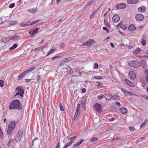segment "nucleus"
<instances>
[{
    "label": "nucleus",
    "instance_id": "nucleus-1",
    "mask_svg": "<svg viewBox=\"0 0 148 148\" xmlns=\"http://www.w3.org/2000/svg\"><path fill=\"white\" fill-rule=\"evenodd\" d=\"M22 108V106L21 104L20 101L19 100L16 99L12 101L11 103L9 108L10 110L17 109L21 110Z\"/></svg>",
    "mask_w": 148,
    "mask_h": 148
},
{
    "label": "nucleus",
    "instance_id": "nucleus-2",
    "mask_svg": "<svg viewBox=\"0 0 148 148\" xmlns=\"http://www.w3.org/2000/svg\"><path fill=\"white\" fill-rule=\"evenodd\" d=\"M23 132V130L22 129L20 130L17 132L15 138V140L16 142H19L21 140Z\"/></svg>",
    "mask_w": 148,
    "mask_h": 148
},
{
    "label": "nucleus",
    "instance_id": "nucleus-3",
    "mask_svg": "<svg viewBox=\"0 0 148 148\" xmlns=\"http://www.w3.org/2000/svg\"><path fill=\"white\" fill-rule=\"evenodd\" d=\"M128 65L134 68H137L140 66V63L137 60L130 61L129 62Z\"/></svg>",
    "mask_w": 148,
    "mask_h": 148
},
{
    "label": "nucleus",
    "instance_id": "nucleus-4",
    "mask_svg": "<svg viewBox=\"0 0 148 148\" xmlns=\"http://www.w3.org/2000/svg\"><path fill=\"white\" fill-rule=\"evenodd\" d=\"M16 125L15 121H12L10 122L8 125V128L7 131V133L8 134H10Z\"/></svg>",
    "mask_w": 148,
    "mask_h": 148
},
{
    "label": "nucleus",
    "instance_id": "nucleus-5",
    "mask_svg": "<svg viewBox=\"0 0 148 148\" xmlns=\"http://www.w3.org/2000/svg\"><path fill=\"white\" fill-rule=\"evenodd\" d=\"M96 41L93 39H90L88 40L86 42L82 44L83 46H86L87 47H89L92 44H95Z\"/></svg>",
    "mask_w": 148,
    "mask_h": 148
},
{
    "label": "nucleus",
    "instance_id": "nucleus-6",
    "mask_svg": "<svg viewBox=\"0 0 148 148\" xmlns=\"http://www.w3.org/2000/svg\"><path fill=\"white\" fill-rule=\"evenodd\" d=\"M16 91L17 92L16 95L15 96H16L17 95H19L21 97L23 96V95L24 93V91L23 89L20 87H17L16 90Z\"/></svg>",
    "mask_w": 148,
    "mask_h": 148
},
{
    "label": "nucleus",
    "instance_id": "nucleus-7",
    "mask_svg": "<svg viewBox=\"0 0 148 148\" xmlns=\"http://www.w3.org/2000/svg\"><path fill=\"white\" fill-rule=\"evenodd\" d=\"M101 106L99 103H96L94 106V110L98 112H101Z\"/></svg>",
    "mask_w": 148,
    "mask_h": 148
},
{
    "label": "nucleus",
    "instance_id": "nucleus-8",
    "mask_svg": "<svg viewBox=\"0 0 148 148\" xmlns=\"http://www.w3.org/2000/svg\"><path fill=\"white\" fill-rule=\"evenodd\" d=\"M135 18L137 21H140L144 19V16L142 14H138L136 15Z\"/></svg>",
    "mask_w": 148,
    "mask_h": 148
},
{
    "label": "nucleus",
    "instance_id": "nucleus-9",
    "mask_svg": "<svg viewBox=\"0 0 148 148\" xmlns=\"http://www.w3.org/2000/svg\"><path fill=\"white\" fill-rule=\"evenodd\" d=\"M120 27V28L123 30L126 29L127 27V25L125 23H123L122 22L120 23L118 25L117 27Z\"/></svg>",
    "mask_w": 148,
    "mask_h": 148
},
{
    "label": "nucleus",
    "instance_id": "nucleus-10",
    "mask_svg": "<svg viewBox=\"0 0 148 148\" xmlns=\"http://www.w3.org/2000/svg\"><path fill=\"white\" fill-rule=\"evenodd\" d=\"M116 9H123L126 7V5L124 3H120L116 5L115 7Z\"/></svg>",
    "mask_w": 148,
    "mask_h": 148
},
{
    "label": "nucleus",
    "instance_id": "nucleus-11",
    "mask_svg": "<svg viewBox=\"0 0 148 148\" xmlns=\"http://www.w3.org/2000/svg\"><path fill=\"white\" fill-rule=\"evenodd\" d=\"M38 31V28H36L34 29H31L29 31V34L31 36H32L34 35V34L36 33Z\"/></svg>",
    "mask_w": 148,
    "mask_h": 148
},
{
    "label": "nucleus",
    "instance_id": "nucleus-12",
    "mask_svg": "<svg viewBox=\"0 0 148 148\" xmlns=\"http://www.w3.org/2000/svg\"><path fill=\"white\" fill-rule=\"evenodd\" d=\"M120 19L119 16L117 14H115L112 18V21L115 23L118 22Z\"/></svg>",
    "mask_w": 148,
    "mask_h": 148
},
{
    "label": "nucleus",
    "instance_id": "nucleus-13",
    "mask_svg": "<svg viewBox=\"0 0 148 148\" xmlns=\"http://www.w3.org/2000/svg\"><path fill=\"white\" fill-rule=\"evenodd\" d=\"M129 75L132 79L134 80L136 77L135 73L133 71H130L129 73Z\"/></svg>",
    "mask_w": 148,
    "mask_h": 148
},
{
    "label": "nucleus",
    "instance_id": "nucleus-14",
    "mask_svg": "<svg viewBox=\"0 0 148 148\" xmlns=\"http://www.w3.org/2000/svg\"><path fill=\"white\" fill-rule=\"evenodd\" d=\"M86 99L85 97H83L81 103L83 105V108L84 110H86V107L85 106L86 103Z\"/></svg>",
    "mask_w": 148,
    "mask_h": 148
},
{
    "label": "nucleus",
    "instance_id": "nucleus-15",
    "mask_svg": "<svg viewBox=\"0 0 148 148\" xmlns=\"http://www.w3.org/2000/svg\"><path fill=\"white\" fill-rule=\"evenodd\" d=\"M20 38V36L17 35H15L13 36H11L10 37V40L13 41L16 40Z\"/></svg>",
    "mask_w": 148,
    "mask_h": 148
},
{
    "label": "nucleus",
    "instance_id": "nucleus-16",
    "mask_svg": "<svg viewBox=\"0 0 148 148\" xmlns=\"http://www.w3.org/2000/svg\"><path fill=\"white\" fill-rule=\"evenodd\" d=\"M139 1V0H127V2L129 4H136Z\"/></svg>",
    "mask_w": 148,
    "mask_h": 148
},
{
    "label": "nucleus",
    "instance_id": "nucleus-17",
    "mask_svg": "<svg viewBox=\"0 0 148 148\" xmlns=\"http://www.w3.org/2000/svg\"><path fill=\"white\" fill-rule=\"evenodd\" d=\"M146 10V8L144 6H140L138 8V10L140 12H145Z\"/></svg>",
    "mask_w": 148,
    "mask_h": 148
},
{
    "label": "nucleus",
    "instance_id": "nucleus-18",
    "mask_svg": "<svg viewBox=\"0 0 148 148\" xmlns=\"http://www.w3.org/2000/svg\"><path fill=\"white\" fill-rule=\"evenodd\" d=\"M146 38L145 36H143L142 38V40L141 42V44L143 46H145L146 44Z\"/></svg>",
    "mask_w": 148,
    "mask_h": 148
},
{
    "label": "nucleus",
    "instance_id": "nucleus-19",
    "mask_svg": "<svg viewBox=\"0 0 148 148\" xmlns=\"http://www.w3.org/2000/svg\"><path fill=\"white\" fill-rule=\"evenodd\" d=\"M125 81L126 83L129 86L131 87H134V84L132 82L127 79H125Z\"/></svg>",
    "mask_w": 148,
    "mask_h": 148
},
{
    "label": "nucleus",
    "instance_id": "nucleus-20",
    "mask_svg": "<svg viewBox=\"0 0 148 148\" xmlns=\"http://www.w3.org/2000/svg\"><path fill=\"white\" fill-rule=\"evenodd\" d=\"M37 8H33L32 9H30L27 10V11L31 13H34L36 12H37Z\"/></svg>",
    "mask_w": 148,
    "mask_h": 148
},
{
    "label": "nucleus",
    "instance_id": "nucleus-21",
    "mask_svg": "<svg viewBox=\"0 0 148 148\" xmlns=\"http://www.w3.org/2000/svg\"><path fill=\"white\" fill-rule=\"evenodd\" d=\"M72 60V58L69 57L62 60V61L64 62H67L69 61H71Z\"/></svg>",
    "mask_w": 148,
    "mask_h": 148
},
{
    "label": "nucleus",
    "instance_id": "nucleus-22",
    "mask_svg": "<svg viewBox=\"0 0 148 148\" xmlns=\"http://www.w3.org/2000/svg\"><path fill=\"white\" fill-rule=\"evenodd\" d=\"M30 22L29 21L28 22H26L25 23H23L20 24V26L22 27H26L28 25H30L29 24H28Z\"/></svg>",
    "mask_w": 148,
    "mask_h": 148
},
{
    "label": "nucleus",
    "instance_id": "nucleus-23",
    "mask_svg": "<svg viewBox=\"0 0 148 148\" xmlns=\"http://www.w3.org/2000/svg\"><path fill=\"white\" fill-rule=\"evenodd\" d=\"M84 141V139H81L80 140V141L78 143H77L75 144H74L73 145V147H76L78 146L79 145H81L82 143Z\"/></svg>",
    "mask_w": 148,
    "mask_h": 148
},
{
    "label": "nucleus",
    "instance_id": "nucleus-24",
    "mask_svg": "<svg viewBox=\"0 0 148 148\" xmlns=\"http://www.w3.org/2000/svg\"><path fill=\"white\" fill-rule=\"evenodd\" d=\"M105 98L107 100H109L111 99L112 95L110 94H106L104 96Z\"/></svg>",
    "mask_w": 148,
    "mask_h": 148
},
{
    "label": "nucleus",
    "instance_id": "nucleus-25",
    "mask_svg": "<svg viewBox=\"0 0 148 148\" xmlns=\"http://www.w3.org/2000/svg\"><path fill=\"white\" fill-rule=\"evenodd\" d=\"M141 49L139 48H137V49L134 50L133 51V53L135 54H136L140 52Z\"/></svg>",
    "mask_w": 148,
    "mask_h": 148
},
{
    "label": "nucleus",
    "instance_id": "nucleus-26",
    "mask_svg": "<svg viewBox=\"0 0 148 148\" xmlns=\"http://www.w3.org/2000/svg\"><path fill=\"white\" fill-rule=\"evenodd\" d=\"M128 29L129 30L133 31L135 29V27L133 24H131L128 27Z\"/></svg>",
    "mask_w": 148,
    "mask_h": 148
},
{
    "label": "nucleus",
    "instance_id": "nucleus-27",
    "mask_svg": "<svg viewBox=\"0 0 148 148\" xmlns=\"http://www.w3.org/2000/svg\"><path fill=\"white\" fill-rule=\"evenodd\" d=\"M120 111L123 114H124L127 112V110L125 108H120Z\"/></svg>",
    "mask_w": 148,
    "mask_h": 148
},
{
    "label": "nucleus",
    "instance_id": "nucleus-28",
    "mask_svg": "<svg viewBox=\"0 0 148 148\" xmlns=\"http://www.w3.org/2000/svg\"><path fill=\"white\" fill-rule=\"evenodd\" d=\"M25 76V75L23 73V72L19 75L18 77V79L19 80H21L22 79V78L23 77H24Z\"/></svg>",
    "mask_w": 148,
    "mask_h": 148
},
{
    "label": "nucleus",
    "instance_id": "nucleus-29",
    "mask_svg": "<svg viewBox=\"0 0 148 148\" xmlns=\"http://www.w3.org/2000/svg\"><path fill=\"white\" fill-rule=\"evenodd\" d=\"M140 63L143 66V67H145L146 65V62L144 60H142Z\"/></svg>",
    "mask_w": 148,
    "mask_h": 148
},
{
    "label": "nucleus",
    "instance_id": "nucleus-30",
    "mask_svg": "<svg viewBox=\"0 0 148 148\" xmlns=\"http://www.w3.org/2000/svg\"><path fill=\"white\" fill-rule=\"evenodd\" d=\"M17 44H14L13 45V46H12V47H10L9 48V49L10 50H12L14 49H15L16 48V47H17Z\"/></svg>",
    "mask_w": 148,
    "mask_h": 148
},
{
    "label": "nucleus",
    "instance_id": "nucleus-31",
    "mask_svg": "<svg viewBox=\"0 0 148 148\" xmlns=\"http://www.w3.org/2000/svg\"><path fill=\"white\" fill-rule=\"evenodd\" d=\"M56 49H52L50 50L48 53L46 55V56H47L49 55L50 54L52 53L53 52H54L55 51Z\"/></svg>",
    "mask_w": 148,
    "mask_h": 148
},
{
    "label": "nucleus",
    "instance_id": "nucleus-32",
    "mask_svg": "<svg viewBox=\"0 0 148 148\" xmlns=\"http://www.w3.org/2000/svg\"><path fill=\"white\" fill-rule=\"evenodd\" d=\"M145 75L147 82L148 83V70H145Z\"/></svg>",
    "mask_w": 148,
    "mask_h": 148
},
{
    "label": "nucleus",
    "instance_id": "nucleus-33",
    "mask_svg": "<svg viewBox=\"0 0 148 148\" xmlns=\"http://www.w3.org/2000/svg\"><path fill=\"white\" fill-rule=\"evenodd\" d=\"M80 113V108H77L76 110L75 114L77 116Z\"/></svg>",
    "mask_w": 148,
    "mask_h": 148
},
{
    "label": "nucleus",
    "instance_id": "nucleus-34",
    "mask_svg": "<svg viewBox=\"0 0 148 148\" xmlns=\"http://www.w3.org/2000/svg\"><path fill=\"white\" fill-rule=\"evenodd\" d=\"M40 20H37L35 21H34L32 22L31 23L29 24L30 25H32L34 24H36V23L38 22H39Z\"/></svg>",
    "mask_w": 148,
    "mask_h": 148
},
{
    "label": "nucleus",
    "instance_id": "nucleus-35",
    "mask_svg": "<svg viewBox=\"0 0 148 148\" xmlns=\"http://www.w3.org/2000/svg\"><path fill=\"white\" fill-rule=\"evenodd\" d=\"M104 22L106 25L107 27H109L110 26L109 23L108 22V20L107 19L104 20Z\"/></svg>",
    "mask_w": 148,
    "mask_h": 148
},
{
    "label": "nucleus",
    "instance_id": "nucleus-36",
    "mask_svg": "<svg viewBox=\"0 0 148 148\" xmlns=\"http://www.w3.org/2000/svg\"><path fill=\"white\" fill-rule=\"evenodd\" d=\"M98 138L97 137H94L90 139V141L91 142H94L97 140Z\"/></svg>",
    "mask_w": 148,
    "mask_h": 148
},
{
    "label": "nucleus",
    "instance_id": "nucleus-37",
    "mask_svg": "<svg viewBox=\"0 0 148 148\" xmlns=\"http://www.w3.org/2000/svg\"><path fill=\"white\" fill-rule=\"evenodd\" d=\"M36 140H37V141H38V138H35L34 140H33L32 141V145H34V143H36Z\"/></svg>",
    "mask_w": 148,
    "mask_h": 148
},
{
    "label": "nucleus",
    "instance_id": "nucleus-38",
    "mask_svg": "<svg viewBox=\"0 0 148 148\" xmlns=\"http://www.w3.org/2000/svg\"><path fill=\"white\" fill-rule=\"evenodd\" d=\"M128 95H130V96H138V97L139 96L138 95H136V94H135L134 93H132V92H128Z\"/></svg>",
    "mask_w": 148,
    "mask_h": 148
},
{
    "label": "nucleus",
    "instance_id": "nucleus-39",
    "mask_svg": "<svg viewBox=\"0 0 148 148\" xmlns=\"http://www.w3.org/2000/svg\"><path fill=\"white\" fill-rule=\"evenodd\" d=\"M94 78L96 79H101L102 78V77L101 76H96L94 77Z\"/></svg>",
    "mask_w": 148,
    "mask_h": 148
},
{
    "label": "nucleus",
    "instance_id": "nucleus-40",
    "mask_svg": "<svg viewBox=\"0 0 148 148\" xmlns=\"http://www.w3.org/2000/svg\"><path fill=\"white\" fill-rule=\"evenodd\" d=\"M93 68L94 69H97L98 68V65L97 63H95L93 65Z\"/></svg>",
    "mask_w": 148,
    "mask_h": 148
},
{
    "label": "nucleus",
    "instance_id": "nucleus-41",
    "mask_svg": "<svg viewBox=\"0 0 148 148\" xmlns=\"http://www.w3.org/2000/svg\"><path fill=\"white\" fill-rule=\"evenodd\" d=\"M73 143V141H71L69 142L68 143H67L65 145L67 147L69 146L71 144Z\"/></svg>",
    "mask_w": 148,
    "mask_h": 148
},
{
    "label": "nucleus",
    "instance_id": "nucleus-42",
    "mask_svg": "<svg viewBox=\"0 0 148 148\" xmlns=\"http://www.w3.org/2000/svg\"><path fill=\"white\" fill-rule=\"evenodd\" d=\"M35 69V67L34 66L30 67L29 69L28 70V71L30 73L32 71L34 70Z\"/></svg>",
    "mask_w": 148,
    "mask_h": 148
},
{
    "label": "nucleus",
    "instance_id": "nucleus-43",
    "mask_svg": "<svg viewBox=\"0 0 148 148\" xmlns=\"http://www.w3.org/2000/svg\"><path fill=\"white\" fill-rule=\"evenodd\" d=\"M104 97V95L103 94H101L97 96V98L99 99H101Z\"/></svg>",
    "mask_w": 148,
    "mask_h": 148
},
{
    "label": "nucleus",
    "instance_id": "nucleus-44",
    "mask_svg": "<svg viewBox=\"0 0 148 148\" xmlns=\"http://www.w3.org/2000/svg\"><path fill=\"white\" fill-rule=\"evenodd\" d=\"M92 4L91 2H89L88 3L86 4L84 7V9L86 8L87 7L90 6Z\"/></svg>",
    "mask_w": 148,
    "mask_h": 148
},
{
    "label": "nucleus",
    "instance_id": "nucleus-45",
    "mask_svg": "<svg viewBox=\"0 0 148 148\" xmlns=\"http://www.w3.org/2000/svg\"><path fill=\"white\" fill-rule=\"evenodd\" d=\"M92 4L91 2H89L88 3L86 4L84 7V9L86 8L87 7L90 6Z\"/></svg>",
    "mask_w": 148,
    "mask_h": 148
},
{
    "label": "nucleus",
    "instance_id": "nucleus-46",
    "mask_svg": "<svg viewBox=\"0 0 148 148\" xmlns=\"http://www.w3.org/2000/svg\"><path fill=\"white\" fill-rule=\"evenodd\" d=\"M112 98L111 99H116L118 97V96L117 95H112Z\"/></svg>",
    "mask_w": 148,
    "mask_h": 148
},
{
    "label": "nucleus",
    "instance_id": "nucleus-47",
    "mask_svg": "<svg viewBox=\"0 0 148 148\" xmlns=\"http://www.w3.org/2000/svg\"><path fill=\"white\" fill-rule=\"evenodd\" d=\"M3 80H0V86L1 87H3Z\"/></svg>",
    "mask_w": 148,
    "mask_h": 148
},
{
    "label": "nucleus",
    "instance_id": "nucleus-48",
    "mask_svg": "<svg viewBox=\"0 0 148 148\" xmlns=\"http://www.w3.org/2000/svg\"><path fill=\"white\" fill-rule=\"evenodd\" d=\"M23 72V73L25 75V76L29 74L30 73L29 71H28V70L25 71Z\"/></svg>",
    "mask_w": 148,
    "mask_h": 148
},
{
    "label": "nucleus",
    "instance_id": "nucleus-49",
    "mask_svg": "<svg viewBox=\"0 0 148 148\" xmlns=\"http://www.w3.org/2000/svg\"><path fill=\"white\" fill-rule=\"evenodd\" d=\"M130 130L132 132H133L134 130V128L133 126H131L129 127Z\"/></svg>",
    "mask_w": 148,
    "mask_h": 148
},
{
    "label": "nucleus",
    "instance_id": "nucleus-50",
    "mask_svg": "<svg viewBox=\"0 0 148 148\" xmlns=\"http://www.w3.org/2000/svg\"><path fill=\"white\" fill-rule=\"evenodd\" d=\"M60 110L62 111H64V108L61 103H60Z\"/></svg>",
    "mask_w": 148,
    "mask_h": 148
},
{
    "label": "nucleus",
    "instance_id": "nucleus-51",
    "mask_svg": "<svg viewBox=\"0 0 148 148\" xmlns=\"http://www.w3.org/2000/svg\"><path fill=\"white\" fill-rule=\"evenodd\" d=\"M97 83H99L97 87L99 88H101L103 85V84L99 82H98Z\"/></svg>",
    "mask_w": 148,
    "mask_h": 148
},
{
    "label": "nucleus",
    "instance_id": "nucleus-52",
    "mask_svg": "<svg viewBox=\"0 0 148 148\" xmlns=\"http://www.w3.org/2000/svg\"><path fill=\"white\" fill-rule=\"evenodd\" d=\"M14 5H15V4L14 3H12L11 4H10L9 5V7L10 8H12L13 7H14Z\"/></svg>",
    "mask_w": 148,
    "mask_h": 148
},
{
    "label": "nucleus",
    "instance_id": "nucleus-53",
    "mask_svg": "<svg viewBox=\"0 0 148 148\" xmlns=\"http://www.w3.org/2000/svg\"><path fill=\"white\" fill-rule=\"evenodd\" d=\"M16 23L17 22L16 21H13L10 22V25H12L16 24Z\"/></svg>",
    "mask_w": 148,
    "mask_h": 148
},
{
    "label": "nucleus",
    "instance_id": "nucleus-54",
    "mask_svg": "<svg viewBox=\"0 0 148 148\" xmlns=\"http://www.w3.org/2000/svg\"><path fill=\"white\" fill-rule=\"evenodd\" d=\"M77 138V137L76 136H73L70 138V140H72L73 141L75 139H76Z\"/></svg>",
    "mask_w": 148,
    "mask_h": 148
},
{
    "label": "nucleus",
    "instance_id": "nucleus-55",
    "mask_svg": "<svg viewBox=\"0 0 148 148\" xmlns=\"http://www.w3.org/2000/svg\"><path fill=\"white\" fill-rule=\"evenodd\" d=\"M104 30H106L107 32H108L109 31L106 27H103V28Z\"/></svg>",
    "mask_w": 148,
    "mask_h": 148
},
{
    "label": "nucleus",
    "instance_id": "nucleus-56",
    "mask_svg": "<svg viewBox=\"0 0 148 148\" xmlns=\"http://www.w3.org/2000/svg\"><path fill=\"white\" fill-rule=\"evenodd\" d=\"M41 79V77L40 75H38L37 77V81H39Z\"/></svg>",
    "mask_w": 148,
    "mask_h": 148
},
{
    "label": "nucleus",
    "instance_id": "nucleus-57",
    "mask_svg": "<svg viewBox=\"0 0 148 148\" xmlns=\"http://www.w3.org/2000/svg\"><path fill=\"white\" fill-rule=\"evenodd\" d=\"M3 136V134L1 130H0V137L2 138Z\"/></svg>",
    "mask_w": 148,
    "mask_h": 148
},
{
    "label": "nucleus",
    "instance_id": "nucleus-58",
    "mask_svg": "<svg viewBox=\"0 0 148 148\" xmlns=\"http://www.w3.org/2000/svg\"><path fill=\"white\" fill-rule=\"evenodd\" d=\"M62 61V60L58 64V65L60 66H61L63 64V63Z\"/></svg>",
    "mask_w": 148,
    "mask_h": 148
},
{
    "label": "nucleus",
    "instance_id": "nucleus-59",
    "mask_svg": "<svg viewBox=\"0 0 148 148\" xmlns=\"http://www.w3.org/2000/svg\"><path fill=\"white\" fill-rule=\"evenodd\" d=\"M60 143H58L55 148H60Z\"/></svg>",
    "mask_w": 148,
    "mask_h": 148
},
{
    "label": "nucleus",
    "instance_id": "nucleus-60",
    "mask_svg": "<svg viewBox=\"0 0 148 148\" xmlns=\"http://www.w3.org/2000/svg\"><path fill=\"white\" fill-rule=\"evenodd\" d=\"M82 92L84 93L86 92V89L85 88L82 89Z\"/></svg>",
    "mask_w": 148,
    "mask_h": 148
},
{
    "label": "nucleus",
    "instance_id": "nucleus-61",
    "mask_svg": "<svg viewBox=\"0 0 148 148\" xmlns=\"http://www.w3.org/2000/svg\"><path fill=\"white\" fill-rule=\"evenodd\" d=\"M31 79H26L25 82H29L31 81Z\"/></svg>",
    "mask_w": 148,
    "mask_h": 148
},
{
    "label": "nucleus",
    "instance_id": "nucleus-62",
    "mask_svg": "<svg viewBox=\"0 0 148 148\" xmlns=\"http://www.w3.org/2000/svg\"><path fill=\"white\" fill-rule=\"evenodd\" d=\"M116 105H117L119 106H121V104L119 102H116Z\"/></svg>",
    "mask_w": 148,
    "mask_h": 148
},
{
    "label": "nucleus",
    "instance_id": "nucleus-63",
    "mask_svg": "<svg viewBox=\"0 0 148 148\" xmlns=\"http://www.w3.org/2000/svg\"><path fill=\"white\" fill-rule=\"evenodd\" d=\"M125 92H124V94H126V95H128V92L127 90H125V91H124Z\"/></svg>",
    "mask_w": 148,
    "mask_h": 148
},
{
    "label": "nucleus",
    "instance_id": "nucleus-64",
    "mask_svg": "<svg viewBox=\"0 0 148 148\" xmlns=\"http://www.w3.org/2000/svg\"><path fill=\"white\" fill-rule=\"evenodd\" d=\"M77 115H76L75 114L74 115V119L75 121H76L77 119Z\"/></svg>",
    "mask_w": 148,
    "mask_h": 148
}]
</instances>
